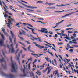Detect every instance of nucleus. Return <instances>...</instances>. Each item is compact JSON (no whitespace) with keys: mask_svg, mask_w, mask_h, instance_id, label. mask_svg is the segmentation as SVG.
<instances>
[{"mask_svg":"<svg viewBox=\"0 0 78 78\" xmlns=\"http://www.w3.org/2000/svg\"><path fill=\"white\" fill-rule=\"evenodd\" d=\"M11 61L12 62V64L11 65L12 68V69L11 70V71L12 72H15V73H17V71L16 70H16H18V66H17V65L16 64V63H15V64H14L13 63V61H12V57H11Z\"/></svg>","mask_w":78,"mask_h":78,"instance_id":"obj_1","label":"nucleus"},{"mask_svg":"<svg viewBox=\"0 0 78 78\" xmlns=\"http://www.w3.org/2000/svg\"><path fill=\"white\" fill-rule=\"evenodd\" d=\"M27 28H28V29H30V30H32V31L33 34H36L37 36V37H38V39H39V40H38L39 41V42H42V41L41 40V39L40 38V37H38V35H37V34L35 33H34V30L32 28H30L28 26H27Z\"/></svg>","mask_w":78,"mask_h":78,"instance_id":"obj_2","label":"nucleus"},{"mask_svg":"<svg viewBox=\"0 0 78 78\" xmlns=\"http://www.w3.org/2000/svg\"><path fill=\"white\" fill-rule=\"evenodd\" d=\"M2 75L5 76L6 77H9L10 78H13L14 77V76L12 75V74H10L9 75L5 74V73L3 72H1Z\"/></svg>","mask_w":78,"mask_h":78,"instance_id":"obj_3","label":"nucleus"},{"mask_svg":"<svg viewBox=\"0 0 78 78\" xmlns=\"http://www.w3.org/2000/svg\"><path fill=\"white\" fill-rule=\"evenodd\" d=\"M7 20L8 21V22L9 23H7V24H8L7 25V27L10 28H11V26H10V23H12V22H15V20L14 19H13V18H11V20L9 19H7Z\"/></svg>","mask_w":78,"mask_h":78,"instance_id":"obj_4","label":"nucleus"},{"mask_svg":"<svg viewBox=\"0 0 78 78\" xmlns=\"http://www.w3.org/2000/svg\"><path fill=\"white\" fill-rule=\"evenodd\" d=\"M39 31H40L41 33H48V30L45 28H41V30H38Z\"/></svg>","mask_w":78,"mask_h":78,"instance_id":"obj_5","label":"nucleus"},{"mask_svg":"<svg viewBox=\"0 0 78 78\" xmlns=\"http://www.w3.org/2000/svg\"><path fill=\"white\" fill-rule=\"evenodd\" d=\"M50 66L49 67H47V68L45 70L43 71V73H45V72H47V70H48V72L47 73V75H48V74L50 73L51 71V69H50Z\"/></svg>","mask_w":78,"mask_h":78,"instance_id":"obj_6","label":"nucleus"},{"mask_svg":"<svg viewBox=\"0 0 78 78\" xmlns=\"http://www.w3.org/2000/svg\"><path fill=\"white\" fill-rule=\"evenodd\" d=\"M33 43L34 44H35L36 47H37L39 48L40 49H42V48H44V46H41L40 45L36 44V42H33Z\"/></svg>","mask_w":78,"mask_h":78,"instance_id":"obj_7","label":"nucleus"},{"mask_svg":"<svg viewBox=\"0 0 78 78\" xmlns=\"http://www.w3.org/2000/svg\"><path fill=\"white\" fill-rule=\"evenodd\" d=\"M78 12V10L75 12H72L70 13H69L68 14H66L65 15V16H62L61 18H64V17H67V16H70L71 14H73V13H75V12Z\"/></svg>","mask_w":78,"mask_h":78,"instance_id":"obj_8","label":"nucleus"},{"mask_svg":"<svg viewBox=\"0 0 78 78\" xmlns=\"http://www.w3.org/2000/svg\"><path fill=\"white\" fill-rule=\"evenodd\" d=\"M70 5V4H66V5L61 4L60 5H56V6H68Z\"/></svg>","mask_w":78,"mask_h":78,"instance_id":"obj_9","label":"nucleus"},{"mask_svg":"<svg viewBox=\"0 0 78 78\" xmlns=\"http://www.w3.org/2000/svg\"><path fill=\"white\" fill-rule=\"evenodd\" d=\"M4 44V41L3 40H0V46L2 47Z\"/></svg>","mask_w":78,"mask_h":78,"instance_id":"obj_10","label":"nucleus"},{"mask_svg":"<svg viewBox=\"0 0 78 78\" xmlns=\"http://www.w3.org/2000/svg\"><path fill=\"white\" fill-rule=\"evenodd\" d=\"M23 72L24 74V75H23L22 74H21L20 75L21 76H22V77H23L24 76H26V74H25V70L24 69H23Z\"/></svg>","mask_w":78,"mask_h":78,"instance_id":"obj_11","label":"nucleus"},{"mask_svg":"<svg viewBox=\"0 0 78 78\" xmlns=\"http://www.w3.org/2000/svg\"><path fill=\"white\" fill-rule=\"evenodd\" d=\"M26 7H27L28 8H32L33 9L34 8H37V7H32L31 6H28V5L26 6Z\"/></svg>","mask_w":78,"mask_h":78,"instance_id":"obj_12","label":"nucleus"},{"mask_svg":"<svg viewBox=\"0 0 78 78\" xmlns=\"http://www.w3.org/2000/svg\"><path fill=\"white\" fill-rule=\"evenodd\" d=\"M31 54L32 55H33V56H34L35 58H39V57H40V56H39V55H38V54H33V53H31Z\"/></svg>","mask_w":78,"mask_h":78,"instance_id":"obj_13","label":"nucleus"},{"mask_svg":"<svg viewBox=\"0 0 78 78\" xmlns=\"http://www.w3.org/2000/svg\"><path fill=\"white\" fill-rule=\"evenodd\" d=\"M31 48V45H30L27 48L28 50L29 51H30V52H33H33L30 49Z\"/></svg>","mask_w":78,"mask_h":78,"instance_id":"obj_14","label":"nucleus"},{"mask_svg":"<svg viewBox=\"0 0 78 78\" xmlns=\"http://www.w3.org/2000/svg\"><path fill=\"white\" fill-rule=\"evenodd\" d=\"M46 4H48L49 6H51V5H55V3H48V2H46Z\"/></svg>","mask_w":78,"mask_h":78,"instance_id":"obj_15","label":"nucleus"},{"mask_svg":"<svg viewBox=\"0 0 78 78\" xmlns=\"http://www.w3.org/2000/svg\"><path fill=\"white\" fill-rule=\"evenodd\" d=\"M14 52H15V50L13 47H12V49L11 50V53H14Z\"/></svg>","mask_w":78,"mask_h":78,"instance_id":"obj_16","label":"nucleus"},{"mask_svg":"<svg viewBox=\"0 0 78 78\" xmlns=\"http://www.w3.org/2000/svg\"><path fill=\"white\" fill-rule=\"evenodd\" d=\"M47 51V52H48L50 54V55H51L52 56H53V53H52V52H50L49 51Z\"/></svg>","mask_w":78,"mask_h":78,"instance_id":"obj_17","label":"nucleus"},{"mask_svg":"<svg viewBox=\"0 0 78 78\" xmlns=\"http://www.w3.org/2000/svg\"><path fill=\"white\" fill-rule=\"evenodd\" d=\"M30 75L31 76H33V78H35V77H34V74H33V73L32 72L30 73Z\"/></svg>","mask_w":78,"mask_h":78,"instance_id":"obj_18","label":"nucleus"},{"mask_svg":"<svg viewBox=\"0 0 78 78\" xmlns=\"http://www.w3.org/2000/svg\"><path fill=\"white\" fill-rule=\"evenodd\" d=\"M16 37L15 36L14 38V45H16Z\"/></svg>","mask_w":78,"mask_h":78,"instance_id":"obj_19","label":"nucleus"},{"mask_svg":"<svg viewBox=\"0 0 78 78\" xmlns=\"http://www.w3.org/2000/svg\"><path fill=\"white\" fill-rule=\"evenodd\" d=\"M10 33L12 35V39H14V34H13L12 32L11 31H10Z\"/></svg>","mask_w":78,"mask_h":78,"instance_id":"obj_20","label":"nucleus"},{"mask_svg":"<svg viewBox=\"0 0 78 78\" xmlns=\"http://www.w3.org/2000/svg\"><path fill=\"white\" fill-rule=\"evenodd\" d=\"M26 15H28V16H32L33 17H34L35 18H37V17L34 16H33V15L32 14H26Z\"/></svg>","mask_w":78,"mask_h":78,"instance_id":"obj_21","label":"nucleus"},{"mask_svg":"<svg viewBox=\"0 0 78 78\" xmlns=\"http://www.w3.org/2000/svg\"><path fill=\"white\" fill-rule=\"evenodd\" d=\"M3 8H4V9H5V10H4V11H5V12H6L7 13H8L9 12H8L6 11L7 10V9H6V8L4 6H3Z\"/></svg>","mask_w":78,"mask_h":78,"instance_id":"obj_22","label":"nucleus"},{"mask_svg":"<svg viewBox=\"0 0 78 78\" xmlns=\"http://www.w3.org/2000/svg\"><path fill=\"white\" fill-rule=\"evenodd\" d=\"M2 53H3V56L5 57V58H7V60H8V58H7V57H6V56H5V53L3 52V51H2Z\"/></svg>","mask_w":78,"mask_h":78,"instance_id":"obj_23","label":"nucleus"},{"mask_svg":"<svg viewBox=\"0 0 78 78\" xmlns=\"http://www.w3.org/2000/svg\"><path fill=\"white\" fill-rule=\"evenodd\" d=\"M5 29H4V28H2V31H3V33H4V34H6V32H5Z\"/></svg>","mask_w":78,"mask_h":78,"instance_id":"obj_24","label":"nucleus"},{"mask_svg":"<svg viewBox=\"0 0 78 78\" xmlns=\"http://www.w3.org/2000/svg\"><path fill=\"white\" fill-rule=\"evenodd\" d=\"M7 48H8L9 49V53H10V51H11V48H9V45H7Z\"/></svg>","mask_w":78,"mask_h":78,"instance_id":"obj_25","label":"nucleus"},{"mask_svg":"<svg viewBox=\"0 0 78 78\" xmlns=\"http://www.w3.org/2000/svg\"><path fill=\"white\" fill-rule=\"evenodd\" d=\"M0 35H1V37L2 38V39H5V37H4V36H3V35L2 34H1V33H0Z\"/></svg>","mask_w":78,"mask_h":78,"instance_id":"obj_26","label":"nucleus"},{"mask_svg":"<svg viewBox=\"0 0 78 78\" xmlns=\"http://www.w3.org/2000/svg\"><path fill=\"white\" fill-rule=\"evenodd\" d=\"M74 9H75V10H77V9H77V8H75L74 9H70L68 10H67V11H72V10H73Z\"/></svg>","mask_w":78,"mask_h":78,"instance_id":"obj_27","label":"nucleus"},{"mask_svg":"<svg viewBox=\"0 0 78 78\" xmlns=\"http://www.w3.org/2000/svg\"><path fill=\"white\" fill-rule=\"evenodd\" d=\"M44 66H45V63H44L43 64L42 66V65H41V66H40V67H43V68H44Z\"/></svg>","mask_w":78,"mask_h":78,"instance_id":"obj_28","label":"nucleus"},{"mask_svg":"<svg viewBox=\"0 0 78 78\" xmlns=\"http://www.w3.org/2000/svg\"><path fill=\"white\" fill-rule=\"evenodd\" d=\"M19 43H20V44H21V45H23L24 46V47H26V46H25V45L23 44V43H21V42H18Z\"/></svg>","mask_w":78,"mask_h":78,"instance_id":"obj_29","label":"nucleus"},{"mask_svg":"<svg viewBox=\"0 0 78 78\" xmlns=\"http://www.w3.org/2000/svg\"><path fill=\"white\" fill-rule=\"evenodd\" d=\"M44 2L43 1H38L37 2V3H42Z\"/></svg>","mask_w":78,"mask_h":78,"instance_id":"obj_30","label":"nucleus"},{"mask_svg":"<svg viewBox=\"0 0 78 78\" xmlns=\"http://www.w3.org/2000/svg\"><path fill=\"white\" fill-rule=\"evenodd\" d=\"M30 60L31 61H33V58H32V57H30V58L28 59V61Z\"/></svg>","mask_w":78,"mask_h":78,"instance_id":"obj_31","label":"nucleus"},{"mask_svg":"<svg viewBox=\"0 0 78 78\" xmlns=\"http://www.w3.org/2000/svg\"><path fill=\"white\" fill-rule=\"evenodd\" d=\"M45 58L47 61H48V62H49V58H48L45 57Z\"/></svg>","mask_w":78,"mask_h":78,"instance_id":"obj_32","label":"nucleus"},{"mask_svg":"<svg viewBox=\"0 0 78 78\" xmlns=\"http://www.w3.org/2000/svg\"><path fill=\"white\" fill-rule=\"evenodd\" d=\"M8 17V15H7L6 14H5L4 15V17L6 18V17Z\"/></svg>","mask_w":78,"mask_h":78,"instance_id":"obj_33","label":"nucleus"},{"mask_svg":"<svg viewBox=\"0 0 78 78\" xmlns=\"http://www.w3.org/2000/svg\"><path fill=\"white\" fill-rule=\"evenodd\" d=\"M22 48L25 51H27V49L26 48H25L24 47H22Z\"/></svg>","mask_w":78,"mask_h":78,"instance_id":"obj_34","label":"nucleus"},{"mask_svg":"<svg viewBox=\"0 0 78 78\" xmlns=\"http://www.w3.org/2000/svg\"><path fill=\"white\" fill-rule=\"evenodd\" d=\"M26 9V10H27L28 11H34V10H30V9Z\"/></svg>","mask_w":78,"mask_h":78,"instance_id":"obj_35","label":"nucleus"},{"mask_svg":"<svg viewBox=\"0 0 78 78\" xmlns=\"http://www.w3.org/2000/svg\"><path fill=\"white\" fill-rule=\"evenodd\" d=\"M58 56H59V57L61 59H62V60L63 61V59L62 58V57H61V56L60 55H58Z\"/></svg>","mask_w":78,"mask_h":78,"instance_id":"obj_36","label":"nucleus"},{"mask_svg":"<svg viewBox=\"0 0 78 78\" xmlns=\"http://www.w3.org/2000/svg\"><path fill=\"white\" fill-rule=\"evenodd\" d=\"M73 49H70L69 50V51L71 53H73Z\"/></svg>","mask_w":78,"mask_h":78,"instance_id":"obj_37","label":"nucleus"},{"mask_svg":"<svg viewBox=\"0 0 78 78\" xmlns=\"http://www.w3.org/2000/svg\"><path fill=\"white\" fill-rule=\"evenodd\" d=\"M73 36H74V37H76V34H73Z\"/></svg>","mask_w":78,"mask_h":78,"instance_id":"obj_38","label":"nucleus"},{"mask_svg":"<svg viewBox=\"0 0 78 78\" xmlns=\"http://www.w3.org/2000/svg\"><path fill=\"white\" fill-rule=\"evenodd\" d=\"M67 47L68 48H70V44H67Z\"/></svg>","mask_w":78,"mask_h":78,"instance_id":"obj_39","label":"nucleus"},{"mask_svg":"<svg viewBox=\"0 0 78 78\" xmlns=\"http://www.w3.org/2000/svg\"><path fill=\"white\" fill-rule=\"evenodd\" d=\"M19 45V43H17V44H16V48H17V47H18V45Z\"/></svg>","mask_w":78,"mask_h":78,"instance_id":"obj_40","label":"nucleus"},{"mask_svg":"<svg viewBox=\"0 0 78 78\" xmlns=\"http://www.w3.org/2000/svg\"><path fill=\"white\" fill-rule=\"evenodd\" d=\"M2 3H3L4 5L5 6L6 8H7V6H6V4H5V3H4V2H3V1H2Z\"/></svg>","mask_w":78,"mask_h":78,"instance_id":"obj_41","label":"nucleus"},{"mask_svg":"<svg viewBox=\"0 0 78 78\" xmlns=\"http://www.w3.org/2000/svg\"><path fill=\"white\" fill-rule=\"evenodd\" d=\"M19 49H18L16 50V52H15V55H17V52H18V51H19Z\"/></svg>","mask_w":78,"mask_h":78,"instance_id":"obj_42","label":"nucleus"},{"mask_svg":"<svg viewBox=\"0 0 78 78\" xmlns=\"http://www.w3.org/2000/svg\"><path fill=\"white\" fill-rule=\"evenodd\" d=\"M27 25L29 26H30V27H32V28H33V26H32L31 25H30L29 24H27Z\"/></svg>","mask_w":78,"mask_h":78,"instance_id":"obj_43","label":"nucleus"},{"mask_svg":"<svg viewBox=\"0 0 78 78\" xmlns=\"http://www.w3.org/2000/svg\"><path fill=\"white\" fill-rule=\"evenodd\" d=\"M18 37H20V38L21 39H22V40H23L24 39L23 38H22V37H20L19 36V35H18Z\"/></svg>","mask_w":78,"mask_h":78,"instance_id":"obj_44","label":"nucleus"},{"mask_svg":"<svg viewBox=\"0 0 78 78\" xmlns=\"http://www.w3.org/2000/svg\"><path fill=\"white\" fill-rule=\"evenodd\" d=\"M54 61L55 62V64L56 65V64H57V63L56 62V59H54Z\"/></svg>","mask_w":78,"mask_h":78,"instance_id":"obj_45","label":"nucleus"},{"mask_svg":"<svg viewBox=\"0 0 78 78\" xmlns=\"http://www.w3.org/2000/svg\"><path fill=\"white\" fill-rule=\"evenodd\" d=\"M0 5L2 7V2H1V0H0Z\"/></svg>","mask_w":78,"mask_h":78,"instance_id":"obj_46","label":"nucleus"},{"mask_svg":"<svg viewBox=\"0 0 78 78\" xmlns=\"http://www.w3.org/2000/svg\"><path fill=\"white\" fill-rule=\"evenodd\" d=\"M34 39L35 40H37V41H39V40H38V39H39V38H34Z\"/></svg>","mask_w":78,"mask_h":78,"instance_id":"obj_47","label":"nucleus"},{"mask_svg":"<svg viewBox=\"0 0 78 78\" xmlns=\"http://www.w3.org/2000/svg\"><path fill=\"white\" fill-rule=\"evenodd\" d=\"M61 34L62 35V36H66L65 34L62 33V34Z\"/></svg>","mask_w":78,"mask_h":78,"instance_id":"obj_48","label":"nucleus"},{"mask_svg":"<svg viewBox=\"0 0 78 78\" xmlns=\"http://www.w3.org/2000/svg\"><path fill=\"white\" fill-rule=\"evenodd\" d=\"M65 59L66 60V61H67V63H69V60L68 59H67V58H65Z\"/></svg>","mask_w":78,"mask_h":78,"instance_id":"obj_49","label":"nucleus"},{"mask_svg":"<svg viewBox=\"0 0 78 78\" xmlns=\"http://www.w3.org/2000/svg\"><path fill=\"white\" fill-rule=\"evenodd\" d=\"M73 28H69L66 29V30H73Z\"/></svg>","mask_w":78,"mask_h":78,"instance_id":"obj_50","label":"nucleus"},{"mask_svg":"<svg viewBox=\"0 0 78 78\" xmlns=\"http://www.w3.org/2000/svg\"><path fill=\"white\" fill-rule=\"evenodd\" d=\"M9 40H10V41L11 42H12V39L11 38H9Z\"/></svg>","mask_w":78,"mask_h":78,"instance_id":"obj_51","label":"nucleus"},{"mask_svg":"<svg viewBox=\"0 0 78 78\" xmlns=\"http://www.w3.org/2000/svg\"><path fill=\"white\" fill-rule=\"evenodd\" d=\"M60 23H59H59H56V26L57 27V26H58V25H59Z\"/></svg>","mask_w":78,"mask_h":78,"instance_id":"obj_52","label":"nucleus"},{"mask_svg":"<svg viewBox=\"0 0 78 78\" xmlns=\"http://www.w3.org/2000/svg\"><path fill=\"white\" fill-rule=\"evenodd\" d=\"M58 45H62L63 44V43H58Z\"/></svg>","mask_w":78,"mask_h":78,"instance_id":"obj_53","label":"nucleus"},{"mask_svg":"<svg viewBox=\"0 0 78 78\" xmlns=\"http://www.w3.org/2000/svg\"><path fill=\"white\" fill-rule=\"evenodd\" d=\"M75 37H73V36H71V39H73L74 38H75Z\"/></svg>","mask_w":78,"mask_h":78,"instance_id":"obj_54","label":"nucleus"},{"mask_svg":"<svg viewBox=\"0 0 78 78\" xmlns=\"http://www.w3.org/2000/svg\"><path fill=\"white\" fill-rule=\"evenodd\" d=\"M25 42H27V44H30V43L29 42H28V41H25Z\"/></svg>","mask_w":78,"mask_h":78,"instance_id":"obj_55","label":"nucleus"},{"mask_svg":"<svg viewBox=\"0 0 78 78\" xmlns=\"http://www.w3.org/2000/svg\"><path fill=\"white\" fill-rule=\"evenodd\" d=\"M42 55H43V54H38V56H42Z\"/></svg>","mask_w":78,"mask_h":78,"instance_id":"obj_56","label":"nucleus"},{"mask_svg":"<svg viewBox=\"0 0 78 78\" xmlns=\"http://www.w3.org/2000/svg\"><path fill=\"white\" fill-rule=\"evenodd\" d=\"M18 6L20 7V8H24V7L22 6H20L19 5H18Z\"/></svg>","mask_w":78,"mask_h":78,"instance_id":"obj_57","label":"nucleus"},{"mask_svg":"<svg viewBox=\"0 0 78 78\" xmlns=\"http://www.w3.org/2000/svg\"><path fill=\"white\" fill-rule=\"evenodd\" d=\"M48 33H49V34H53V33L51 31H49L48 32Z\"/></svg>","mask_w":78,"mask_h":78,"instance_id":"obj_58","label":"nucleus"},{"mask_svg":"<svg viewBox=\"0 0 78 78\" xmlns=\"http://www.w3.org/2000/svg\"><path fill=\"white\" fill-rule=\"evenodd\" d=\"M64 38H66V39H67L68 40H69L70 39V38L68 37H64Z\"/></svg>","mask_w":78,"mask_h":78,"instance_id":"obj_59","label":"nucleus"},{"mask_svg":"<svg viewBox=\"0 0 78 78\" xmlns=\"http://www.w3.org/2000/svg\"><path fill=\"white\" fill-rule=\"evenodd\" d=\"M68 33H73V31H68Z\"/></svg>","mask_w":78,"mask_h":78,"instance_id":"obj_60","label":"nucleus"},{"mask_svg":"<svg viewBox=\"0 0 78 78\" xmlns=\"http://www.w3.org/2000/svg\"><path fill=\"white\" fill-rule=\"evenodd\" d=\"M73 47H78V45H73Z\"/></svg>","mask_w":78,"mask_h":78,"instance_id":"obj_61","label":"nucleus"},{"mask_svg":"<svg viewBox=\"0 0 78 78\" xmlns=\"http://www.w3.org/2000/svg\"><path fill=\"white\" fill-rule=\"evenodd\" d=\"M59 30H60V29H59L55 30V31H59Z\"/></svg>","mask_w":78,"mask_h":78,"instance_id":"obj_62","label":"nucleus"},{"mask_svg":"<svg viewBox=\"0 0 78 78\" xmlns=\"http://www.w3.org/2000/svg\"><path fill=\"white\" fill-rule=\"evenodd\" d=\"M69 44H72V43H73V42H72V41H69Z\"/></svg>","mask_w":78,"mask_h":78,"instance_id":"obj_63","label":"nucleus"},{"mask_svg":"<svg viewBox=\"0 0 78 78\" xmlns=\"http://www.w3.org/2000/svg\"><path fill=\"white\" fill-rule=\"evenodd\" d=\"M57 34H58V35H61V33H58V32L57 33Z\"/></svg>","mask_w":78,"mask_h":78,"instance_id":"obj_64","label":"nucleus"}]
</instances>
